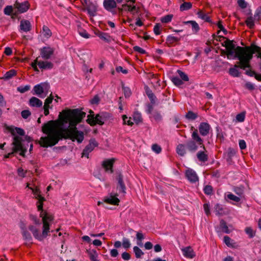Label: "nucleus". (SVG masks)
Wrapping results in <instances>:
<instances>
[{
  "instance_id": "1",
  "label": "nucleus",
  "mask_w": 261,
  "mask_h": 261,
  "mask_svg": "<svg viewBox=\"0 0 261 261\" xmlns=\"http://www.w3.org/2000/svg\"><path fill=\"white\" fill-rule=\"evenodd\" d=\"M86 116V113L79 109H66L60 113L58 119L44 123L42 132L47 136L41 137L39 141L41 146H53L63 139L76 140L79 143L84 139V133L79 130L76 125Z\"/></svg>"
},
{
  "instance_id": "2",
  "label": "nucleus",
  "mask_w": 261,
  "mask_h": 261,
  "mask_svg": "<svg viewBox=\"0 0 261 261\" xmlns=\"http://www.w3.org/2000/svg\"><path fill=\"white\" fill-rule=\"evenodd\" d=\"M6 128L13 136V141L12 143L13 145L12 151L4 155L5 158L16 157L18 152H19V155L24 157L29 146L30 147L29 152L31 153L33 148L32 143L33 139L32 137L26 136L24 139H22L20 136H24L25 132L21 128L11 125L7 126Z\"/></svg>"
},
{
  "instance_id": "3",
  "label": "nucleus",
  "mask_w": 261,
  "mask_h": 261,
  "mask_svg": "<svg viewBox=\"0 0 261 261\" xmlns=\"http://www.w3.org/2000/svg\"><path fill=\"white\" fill-rule=\"evenodd\" d=\"M43 222V229L42 233L39 232V229L33 225L29 226V230L32 232L34 237L39 241H42L48 235L49 232V224L53 221L54 217L46 212H41L40 214Z\"/></svg>"
},
{
  "instance_id": "4",
  "label": "nucleus",
  "mask_w": 261,
  "mask_h": 261,
  "mask_svg": "<svg viewBox=\"0 0 261 261\" xmlns=\"http://www.w3.org/2000/svg\"><path fill=\"white\" fill-rule=\"evenodd\" d=\"M243 48H238L237 51V59L239 60L238 62V65H234V67L229 69V74L233 77H239L240 76V73L237 68H240L241 69L245 70L246 68H251L250 65V59L251 57L250 56L243 58L242 54H243Z\"/></svg>"
},
{
  "instance_id": "5",
  "label": "nucleus",
  "mask_w": 261,
  "mask_h": 261,
  "mask_svg": "<svg viewBox=\"0 0 261 261\" xmlns=\"http://www.w3.org/2000/svg\"><path fill=\"white\" fill-rule=\"evenodd\" d=\"M222 46H224L226 47V54L227 56V58L229 59L230 56H233L234 55V57L236 58H237V51L238 48H243L244 50H243V54L241 56H242L243 58H245V57H247V56H251V55L246 54V52L249 49H251V48L254 47V48H256L254 46H245V47H241L238 46L236 47L235 44L233 43V40H230L228 39H226V40L222 43Z\"/></svg>"
},
{
  "instance_id": "6",
  "label": "nucleus",
  "mask_w": 261,
  "mask_h": 261,
  "mask_svg": "<svg viewBox=\"0 0 261 261\" xmlns=\"http://www.w3.org/2000/svg\"><path fill=\"white\" fill-rule=\"evenodd\" d=\"M83 6V10L87 11L90 17H94L97 14V6L96 4L92 2L90 0H81Z\"/></svg>"
},
{
  "instance_id": "7",
  "label": "nucleus",
  "mask_w": 261,
  "mask_h": 261,
  "mask_svg": "<svg viewBox=\"0 0 261 261\" xmlns=\"http://www.w3.org/2000/svg\"><path fill=\"white\" fill-rule=\"evenodd\" d=\"M90 114L88 116L86 121L91 126H94L96 124L102 125L104 124V121L98 114L94 117V112L92 110H90Z\"/></svg>"
},
{
  "instance_id": "8",
  "label": "nucleus",
  "mask_w": 261,
  "mask_h": 261,
  "mask_svg": "<svg viewBox=\"0 0 261 261\" xmlns=\"http://www.w3.org/2000/svg\"><path fill=\"white\" fill-rule=\"evenodd\" d=\"M31 189L32 190V192L33 195H34L35 198L38 200V201L37 202L38 210L39 211H41V212H43V202L45 201L44 197H42L40 195V191L38 189Z\"/></svg>"
},
{
  "instance_id": "9",
  "label": "nucleus",
  "mask_w": 261,
  "mask_h": 261,
  "mask_svg": "<svg viewBox=\"0 0 261 261\" xmlns=\"http://www.w3.org/2000/svg\"><path fill=\"white\" fill-rule=\"evenodd\" d=\"M14 7L17 10L18 13H23L26 12L29 9L30 4L28 1L20 3L17 0L14 4Z\"/></svg>"
},
{
  "instance_id": "10",
  "label": "nucleus",
  "mask_w": 261,
  "mask_h": 261,
  "mask_svg": "<svg viewBox=\"0 0 261 261\" xmlns=\"http://www.w3.org/2000/svg\"><path fill=\"white\" fill-rule=\"evenodd\" d=\"M103 5L107 11L111 12L113 15L117 14L115 10L117 7V3L115 0H104Z\"/></svg>"
},
{
  "instance_id": "11",
  "label": "nucleus",
  "mask_w": 261,
  "mask_h": 261,
  "mask_svg": "<svg viewBox=\"0 0 261 261\" xmlns=\"http://www.w3.org/2000/svg\"><path fill=\"white\" fill-rule=\"evenodd\" d=\"M97 145L98 143L94 139H91L89 141V143L85 147L83 151L82 157L86 156L88 158L89 153L91 152Z\"/></svg>"
},
{
  "instance_id": "12",
  "label": "nucleus",
  "mask_w": 261,
  "mask_h": 261,
  "mask_svg": "<svg viewBox=\"0 0 261 261\" xmlns=\"http://www.w3.org/2000/svg\"><path fill=\"white\" fill-rule=\"evenodd\" d=\"M54 51V48L50 46H44L40 49V55L43 59L48 60L51 58Z\"/></svg>"
},
{
  "instance_id": "13",
  "label": "nucleus",
  "mask_w": 261,
  "mask_h": 261,
  "mask_svg": "<svg viewBox=\"0 0 261 261\" xmlns=\"http://www.w3.org/2000/svg\"><path fill=\"white\" fill-rule=\"evenodd\" d=\"M185 175L188 180L191 183H195L199 180L196 172L191 168H188L185 172Z\"/></svg>"
},
{
  "instance_id": "14",
  "label": "nucleus",
  "mask_w": 261,
  "mask_h": 261,
  "mask_svg": "<svg viewBox=\"0 0 261 261\" xmlns=\"http://www.w3.org/2000/svg\"><path fill=\"white\" fill-rule=\"evenodd\" d=\"M123 9L125 12H129L133 15H135L140 12V8L137 7L134 4H128L127 3L123 4Z\"/></svg>"
},
{
  "instance_id": "15",
  "label": "nucleus",
  "mask_w": 261,
  "mask_h": 261,
  "mask_svg": "<svg viewBox=\"0 0 261 261\" xmlns=\"http://www.w3.org/2000/svg\"><path fill=\"white\" fill-rule=\"evenodd\" d=\"M117 196V194L114 195L111 193L109 195L104 198L103 201L105 202L108 204L118 205L120 200Z\"/></svg>"
},
{
  "instance_id": "16",
  "label": "nucleus",
  "mask_w": 261,
  "mask_h": 261,
  "mask_svg": "<svg viewBox=\"0 0 261 261\" xmlns=\"http://www.w3.org/2000/svg\"><path fill=\"white\" fill-rule=\"evenodd\" d=\"M94 34L105 42L110 43L112 40L111 36L108 33L102 32L98 30H95Z\"/></svg>"
},
{
  "instance_id": "17",
  "label": "nucleus",
  "mask_w": 261,
  "mask_h": 261,
  "mask_svg": "<svg viewBox=\"0 0 261 261\" xmlns=\"http://www.w3.org/2000/svg\"><path fill=\"white\" fill-rule=\"evenodd\" d=\"M183 255L187 258H193L195 256V253L191 246H188L181 249Z\"/></svg>"
},
{
  "instance_id": "18",
  "label": "nucleus",
  "mask_w": 261,
  "mask_h": 261,
  "mask_svg": "<svg viewBox=\"0 0 261 261\" xmlns=\"http://www.w3.org/2000/svg\"><path fill=\"white\" fill-rule=\"evenodd\" d=\"M116 179L118 181L117 189L119 192L123 194L126 193V187L123 180V175L119 173Z\"/></svg>"
},
{
  "instance_id": "19",
  "label": "nucleus",
  "mask_w": 261,
  "mask_h": 261,
  "mask_svg": "<svg viewBox=\"0 0 261 261\" xmlns=\"http://www.w3.org/2000/svg\"><path fill=\"white\" fill-rule=\"evenodd\" d=\"M210 128V125L206 122H201L199 126L200 134L203 136H205L209 134Z\"/></svg>"
},
{
  "instance_id": "20",
  "label": "nucleus",
  "mask_w": 261,
  "mask_h": 261,
  "mask_svg": "<svg viewBox=\"0 0 261 261\" xmlns=\"http://www.w3.org/2000/svg\"><path fill=\"white\" fill-rule=\"evenodd\" d=\"M250 46H254L256 47L255 48H254V47L251 48V49L247 50V51L246 52V54L251 55V58L250 59V61L252 60L253 58V55L256 53H257V57L261 59V48L254 44H251Z\"/></svg>"
},
{
  "instance_id": "21",
  "label": "nucleus",
  "mask_w": 261,
  "mask_h": 261,
  "mask_svg": "<svg viewBox=\"0 0 261 261\" xmlns=\"http://www.w3.org/2000/svg\"><path fill=\"white\" fill-rule=\"evenodd\" d=\"M180 40V38L174 37L172 35H168L166 38V43L168 46L170 47L178 44Z\"/></svg>"
},
{
  "instance_id": "22",
  "label": "nucleus",
  "mask_w": 261,
  "mask_h": 261,
  "mask_svg": "<svg viewBox=\"0 0 261 261\" xmlns=\"http://www.w3.org/2000/svg\"><path fill=\"white\" fill-rule=\"evenodd\" d=\"M20 30L28 32L31 30V24L28 20H22L20 24Z\"/></svg>"
},
{
  "instance_id": "23",
  "label": "nucleus",
  "mask_w": 261,
  "mask_h": 261,
  "mask_svg": "<svg viewBox=\"0 0 261 261\" xmlns=\"http://www.w3.org/2000/svg\"><path fill=\"white\" fill-rule=\"evenodd\" d=\"M145 93L149 98L150 101V103L152 104H155L157 100V98L154 94L152 92V90L150 89L147 86L145 87Z\"/></svg>"
},
{
  "instance_id": "24",
  "label": "nucleus",
  "mask_w": 261,
  "mask_h": 261,
  "mask_svg": "<svg viewBox=\"0 0 261 261\" xmlns=\"http://www.w3.org/2000/svg\"><path fill=\"white\" fill-rule=\"evenodd\" d=\"M29 105L31 107H40L42 105L41 100L35 97H32L29 100Z\"/></svg>"
},
{
  "instance_id": "25",
  "label": "nucleus",
  "mask_w": 261,
  "mask_h": 261,
  "mask_svg": "<svg viewBox=\"0 0 261 261\" xmlns=\"http://www.w3.org/2000/svg\"><path fill=\"white\" fill-rule=\"evenodd\" d=\"M38 66L40 68L42 69H50L53 68L54 65L50 62L39 61Z\"/></svg>"
},
{
  "instance_id": "26",
  "label": "nucleus",
  "mask_w": 261,
  "mask_h": 261,
  "mask_svg": "<svg viewBox=\"0 0 261 261\" xmlns=\"http://www.w3.org/2000/svg\"><path fill=\"white\" fill-rule=\"evenodd\" d=\"M192 138L194 142L197 143L198 145H202L203 144V140L202 139L199 137L198 134V130L196 129H194V132L192 133Z\"/></svg>"
},
{
  "instance_id": "27",
  "label": "nucleus",
  "mask_w": 261,
  "mask_h": 261,
  "mask_svg": "<svg viewBox=\"0 0 261 261\" xmlns=\"http://www.w3.org/2000/svg\"><path fill=\"white\" fill-rule=\"evenodd\" d=\"M197 15L200 18L204 20L205 22H209L211 24H214V23L212 21L211 17L207 14L204 13L202 11H199L197 13Z\"/></svg>"
},
{
  "instance_id": "28",
  "label": "nucleus",
  "mask_w": 261,
  "mask_h": 261,
  "mask_svg": "<svg viewBox=\"0 0 261 261\" xmlns=\"http://www.w3.org/2000/svg\"><path fill=\"white\" fill-rule=\"evenodd\" d=\"M88 256L91 261H98V253L95 250L89 249L87 250Z\"/></svg>"
},
{
  "instance_id": "29",
  "label": "nucleus",
  "mask_w": 261,
  "mask_h": 261,
  "mask_svg": "<svg viewBox=\"0 0 261 261\" xmlns=\"http://www.w3.org/2000/svg\"><path fill=\"white\" fill-rule=\"evenodd\" d=\"M187 145L180 144L176 147V152L180 156H183L186 153Z\"/></svg>"
},
{
  "instance_id": "30",
  "label": "nucleus",
  "mask_w": 261,
  "mask_h": 261,
  "mask_svg": "<svg viewBox=\"0 0 261 261\" xmlns=\"http://www.w3.org/2000/svg\"><path fill=\"white\" fill-rule=\"evenodd\" d=\"M186 145L187 149L191 152L195 151L198 148L196 143L192 140L188 141L186 143Z\"/></svg>"
},
{
  "instance_id": "31",
  "label": "nucleus",
  "mask_w": 261,
  "mask_h": 261,
  "mask_svg": "<svg viewBox=\"0 0 261 261\" xmlns=\"http://www.w3.org/2000/svg\"><path fill=\"white\" fill-rule=\"evenodd\" d=\"M215 212L217 215L222 216L225 214V210L223 206L220 204H217L215 206Z\"/></svg>"
},
{
  "instance_id": "32",
  "label": "nucleus",
  "mask_w": 261,
  "mask_h": 261,
  "mask_svg": "<svg viewBox=\"0 0 261 261\" xmlns=\"http://www.w3.org/2000/svg\"><path fill=\"white\" fill-rule=\"evenodd\" d=\"M196 155L199 161L201 162H205L207 161L208 155L204 151H199L197 152Z\"/></svg>"
},
{
  "instance_id": "33",
  "label": "nucleus",
  "mask_w": 261,
  "mask_h": 261,
  "mask_svg": "<svg viewBox=\"0 0 261 261\" xmlns=\"http://www.w3.org/2000/svg\"><path fill=\"white\" fill-rule=\"evenodd\" d=\"M41 85L42 84L36 85L33 88V90L35 92V93L34 94H36L40 97H41L40 95L44 92V89Z\"/></svg>"
},
{
  "instance_id": "34",
  "label": "nucleus",
  "mask_w": 261,
  "mask_h": 261,
  "mask_svg": "<svg viewBox=\"0 0 261 261\" xmlns=\"http://www.w3.org/2000/svg\"><path fill=\"white\" fill-rule=\"evenodd\" d=\"M185 23L191 24L192 30L195 33H197L200 30L198 24L195 21L190 20L186 22Z\"/></svg>"
},
{
  "instance_id": "35",
  "label": "nucleus",
  "mask_w": 261,
  "mask_h": 261,
  "mask_svg": "<svg viewBox=\"0 0 261 261\" xmlns=\"http://www.w3.org/2000/svg\"><path fill=\"white\" fill-rule=\"evenodd\" d=\"M220 226L222 231L226 233H229L230 230H229L226 222L224 220H221L220 222Z\"/></svg>"
},
{
  "instance_id": "36",
  "label": "nucleus",
  "mask_w": 261,
  "mask_h": 261,
  "mask_svg": "<svg viewBox=\"0 0 261 261\" xmlns=\"http://www.w3.org/2000/svg\"><path fill=\"white\" fill-rule=\"evenodd\" d=\"M42 34L43 35L47 38H48L50 37H51L52 35L50 30L49 29L48 27L46 25H43L42 28Z\"/></svg>"
},
{
  "instance_id": "37",
  "label": "nucleus",
  "mask_w": 261,
  "mask_h": 261,
  "mask_svg": "<svg viewBox=\"0 0 261 261\" xmlns=\"http://www.w3.org/2000/svg\"><path fill=\"white\" fill-rule=\"evenodd\" d=\"M192 7L191 2H184L180 6V10L181 11H187L190 9Z\"/></svg>"
},
{
  "instance_id": "38",
  "label": "nucleus",
  "mask_w": 261,
  "mask_h": 261,
  "mask_svg": "<svg viewBox=\"0 0 261 261\" xmlns=\"http://www.w3.org/2000/svg\"><path fill=\"white\" fill-rule=\"evenodd\" d=\"M247 26L250 29H252L254 27V22L252 16L247 17L245 21Z\"/></svg>"
},
{
  "instance_id": "39",
  "label": "nucleus",
  "mask_w": 261,
  "mask_h": 261,
  "mask_svg": "<svg viewBox=\"0 0 261 261\" xmlns=\"http://www.w3.org/2000/svg\"><path fill=\"white\" fill-rule=\"evenodd\" d=\"M113 164H101L102 169L105 172L110 173H112L113 172Z\"/></svg>"
},
{
  "instance_id": "40",
  "label": "nucleus",
  "mask_w": 261,
  "mask_h": 261,
  "mask_svg": "<svg viewBox=\"0 0 261 261\" xmlns=\"http://www.w3.org/2000/svg\"><path fill=\"white\" fill-rule=\"evenodd\" d=\"M78 33L81 36L84 38L88 39L90 37V35L85 30L81 27H79L78 28Z\"/></svg>"
},
{
  "instance_id": "41",
  "label": "nucleus",
  "mask_w": 261,
  "mask_h": 261,
  "mask_svg": "<svg viewBox=\"0 0 261 261\" xmlns=\"http://www.w3.org/2000/svg\"><path fill=\"white\" fill-rule=\"evenodd\" d=\"M23 239L29 242H31L32 240V236L30 233L27 230V229L21 231Z\"/></svg>"
},
{
  "instance_id": "42",
  "label": "nucleus",
  "mask_w": 261,
  "mask_h": 261,
  "mask_svg": "<svg viewBox=\"0 0 261 261\" xmlns=\"http://www.w3.org/2000/svg\"><path fill=\"white\" fill-rule=\"evenodd\" d=\"M198 117L197 113H195L191 111L188 112L186 115V118L188 120H194Z\"/></svg>"
},
{
  "instance_id": "43",
  "label": "nucleus",
  "mask_w": 261,
  "mask_h": 261,
  "mask_svg": "<svg viewBox=\"0 0 261 261\" xmlns=\"http://www.w3.org/2000/svg\"><path fill=\"white\" fill-rule=\"evenodd\" d=\"M13 9L12 6H7L4 9V13L5 15L10 16L13 14ZM14 15L16 16V14L14 13Z\"/></svg>"
},
{
  "instance_id": "44",
  "label": "nucleus",
  "mask_w": 261,
  "mask_h": 261,
  "mask_svg": "<svg viewBox=\"0 0 261 261\" xmlns=\"http://www.w3.org/2000/svg\"><path fill=\"white\" fill-rule=\"evenodd\" d=\"M133 250L137 258H140L144 254V252L138 246L134 247Z\"/></svg>"
},
{
  "instance_id": "45",
  "label": "nucleus",
  "mask_w": 261,
  "mask_h": 261,
  "mask_svg": "<svg viewBox=\"0 0 261 261\" xmlns=\"http://www.w3.org/2000/svg\"><path fill=\"white\" fill-rule=\"evenodd\" d=\"M16 71L14 69H11L7 71L5 74V78L9 80L16 75Z\"/></svg>"
},
{
  "instance_id": "46",
  "label": "nucleus",
  "mask_w": 261,
  "mask_h": 261,
  "mask_svg": "<svg viewBox=\"0 0 261 261\" xmlns=\"http://www.w3.org/2000/svg\"><path fill=\"white\" fill-rule=\"evenodd\" d=\"M173 15L172 14H168L162 17L161 19V21L162 23H168L171 21Z\"/></svg>"
},
{
  "instance_id": "47",
  "label": "nucleus",
  "mask_w": 261,
  "mask_h": 261,
  "mask_svg": "<svg viewBox=\"0 0 261 261\" xmlns=\"http://www.w3.org/2000/svg\"><path fill=\"white\" fill-rule=\"evenodd\" d=\"M245 232L248 235L250 238H253L255 235V232L251 227H247L245 229Z\"/></svg>"
},
{
  "instance_id": "48",
  "label": "nucleus",
  "mask_w": 261,
  "mask_h": 261,
  "mask_svg": "<svg viewBox=\"0 0 261 261\" xmlns=\"http://www.w3.org/2000/svg\"><path fill=\"white\" fill-rule=\"evenodd\" d=\"M122 119L124 124H127L129 126H132L134 124L133 122L131 120V118H128L125 115L122 116Z\"/></svg>"
},
{
  "instance_id": "49",
  "label": "nucleus",
  "mask_w": 261,
  "mask_h": 261,
  "mask_svg": "<svg viewBox=\"0 0 261 261\" xmlns=\"http://www.w3.org/2000/svg\"><path fill=\"white\" fill-rule=\"evenodd\" d=\"M122 245L123 247L126 249L130 248L131 244L129 240L127 238H123L122 239Z\"/></svg>"
},
{
  "instance_id": "50",
  "label": "nucleus",
  "mask_w": 261,
  "mask_h": 261,
  "mask_svg": "<svg viewBox=\"0 0 261 261\" xmlns=\"http://www.w3.org/2000/svg\"><path fill=\"white\" fill-rule=\"evenodd\" d=\"M203 191L206 195H211L213 193V187L210 185H206L204 187Z\"/></svg>"
},
{
  "instance_id": "51",
  "label": "nucleus",
  "mask_w": 261,
  "mask_h": 261,
  "mask_svg": "<svg viewBox=\"0 0 261 261\" xmlns=\"http://www.w3.org/2000/svg\"><path fill=\"white\" fill-rule=\"evenodd\" d=\"M177 72L178 73V75L180 76V78L185 81L187 82L189 81V77L187 74H186L184 72H182V71L180 70H178Z\"/></svg>"
},
{
  "instance_id": "52",
  "label": "nucleus",
  "mask_w": 261,
  "mask_h": 261,
  "mask_svg": "<svg viewBox=\"0 0 261 261\" xmlns=\"http://www.w3.org/2000/svg\"><path fill=\"white\" fill-rule=\"evenodd\" d=\"M254 19L259 21L261 19V7H258L255 12Z\"/></svg>"
},
{
  "instance_id": "53",
  "label": "nucleus",
  "mask_w": 261,
  "mask_h": 261,
  "mask_svg": "<svg viewBox=\"0 0 261 261\" xmlns=\"http://www.w3.org/2000/svg\"><path fill=\"white\" fill-rule=\"evenodd\" d=\"M217 25L219 29H220V30L218 31L217 34H219L220 32V31H222L224 35H226L228 33L227 31L224 28L223 25L222 24V21L221 20L219 21L217 23Z\"/></svg>"
},
{
  "instance_id": "54",
  "label": "nucleus",
  "mask_w": 261,
  "mask_h": 261,
  "mask_svg": "<svg viewBox=\"0 0 261 261\" xmlns=\"http://www.w3.org/2000/svg\"><path fill=\"white\" fill-rule=\"evenodd\" d=\"M28 173L27 170H24L21 167L18 168L17 169V173L19 176L21 177H24L26 176L27 174Z\"/></svg>"
},
{
  "instance_id": "55",
  "label": "nucleus",
  "mask_w": 261,
  "mask_h": 261,
  "mask_svg": "<svg viewBox=\"0 0 261 261\" xmlns=\"http://www.w3.org/2000/svg\"><path fill=\"white\" fill-rule=\"evenodd\" d=\"M227 197L228 199L234 201L235 202H238L241 200V199L239 197H238L232 193H229L227 195Z\"/></svg>"
},
{
  "instance_id": "56",
  "label": "nucleus",
  "mask_w": 261,
  "mask_h": 261,
  "mask_svg": "<svg viewBox=\"0 0 261 261\" xmlns=\"http://www.w3.org/2000/svg\"><path fill=\"white\" fill-rule=\"evenodd\" d=\"M30 85H26L25 86H20L17 88V91L21 93H23L30 89Z\"/></svg>"
},
{
  "instance_id": "57",
  "label": "nucleus",
  "mask_w": 261,
  "mask_h": 261,
  "mask_svg": "<svg viewBox=\"0 0 261 261\" xmlns=\"http://www.w3.org/2000/svg\"><path fill=\"white\" fill-rule=\"evenodd\" d=\"M245 112L240 113L236 116L237 120L240 122H243L245 120Z\"/></svg>"
},
{
  "instance_id": "58",
  "label": "nucleus",
  "mask_w": 261,
  "mask_h": 261,
  "mask_svg": "<svg viewBox=\"0 0 261 261\" xmlns=\"http://www.w3.org/2000/svg\"><path fill=\"white\" fill-rule=\"evenodd\" d=\"M172 82L176 86H180L183 84L181 80L178 77H172Z\"/></svg>"
},
{
  "instance_id": "59",
  "label": "nucleus",
  "mask_w": 261,
  "mask_h": 261,
  "mask_svg": "<svg viewBox=\"0 0 261 261\" xmlns=\"http://www.w3.org/2000/svg\"><path fill=\"white\" fill-rule=\"evenodd\" d=\"M152 150L156 153H159L162 151L161 146L157 144H154L152 145L151 147Z\"/></svg>"
},
{
  "instance_id": "60",
  "label": "nucleus",
  "mask_w": 261,
  "mask_h": 261,
  "mask_svg": "<svg viewBox=\"0 0 261 261\" xmlns=\"http://www.w3.org/2000/svg\"><path fill=\"white\" fill-rule=\"evenodd\" d=\"M161 25L160 23H156L153 28V32L156 35H159L161 34Z\"/></svg>"
},
{
  "instance_id": "61",
  "label": "nucleus",
  "mask_w": 261,
  "mask_h": 261,
  "mask_svg": "<svg viewBox=\"0 0 261 261\" xmlns=\"http://www.w3.org/2000/svg\"><path fill=\"white\" fill-rule=\"evenodd\" d=\"M231 241V240L228 236H226L224 237V242L228 247H233L232 244L230 243Z\"/></svg>"
},
{
  "instance_id": "62",
  "label": "nucleus",
  "mask_w": 261,
  "mask_h": 261,
  "mask_svg": "<svg viewBox=\"0 0 261 261\" xmlns=\"http://www.w3.org/2000/svg\"><path fill=\"white\" fill-rule=\"evenodd\" d=\"M133 49L135 51L138 52L141 54H145L146 53L144 49L138 46H134Z\"/></svg>"
},
{
  "instance_id": "63",
  "label": "nucleus",
  "mask_w": 261,
  "mask_h": 261,
  "mask_svg": "<svg viewBox=\"0 0 261 261\" xmlns=\"http://www.w3.org/2000/svg\"><path fill=\"white\" fill-rule=\"evenodd\" d=\"M21 114L23 118L27 119L31 115V113L29 110H25L21 112Z\"/></svg>"
},
{
  "instance_id": "64",
  "label": "nucleus",
  "mask_w": 261,
  "mask_h": 261,
  "mask_svg": "<svg viewBox=\"0 0 261 261\" xmlns=\"http://www.w3.org/2000/svg\"><path fill=\"white\" fill-rule=\"evenodd\" d=\"M98 114L100 115L101 118H102L103 121H106L110 117V114L107 112H101Z\"/></svg>"
}]
</instances>
